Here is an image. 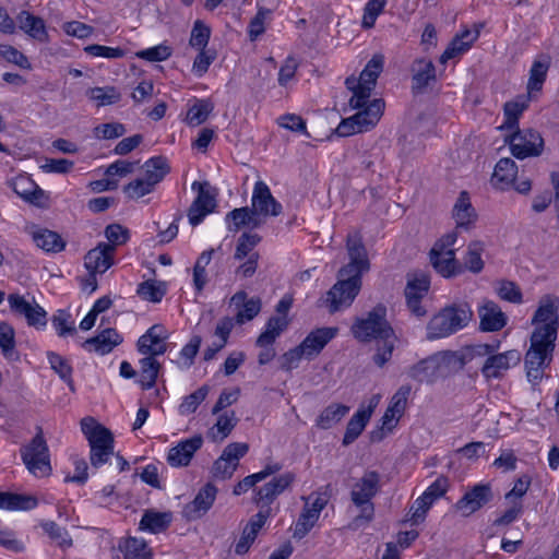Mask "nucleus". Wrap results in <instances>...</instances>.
<instances>
[{
  "mask_svg": "<svg viewBox=\"0 0 559 559\" xmlns=\"http://www.w3.org/2000/svg\"><path fill=\"white\" fill-rule=\"evenodd\" d=\"M230 301L237 307H241L236 314V321L239 324L252 320L261 310V299L258 297L247 299V293L243 290L237 292Z\"/></svg>",
  "mask_w": 559,
  "mask_h": 559,
  "instance_id": "30",
  "label": "nucleus"
},
{
  "mask_svg": "<svg viewBox=\"0 0 559 559\" xmlns=\"http://www.w3.org/2000/svg\"><path fill=\"white\" fill-rule=\"evenodd\" d=\"M408 377L425 383H433L439 378H444L438 355L433 354L412 366L408 370Z\"/></svg>",
  "mask_w": 559,
  "mask_h": 559,
  "instance_id": "21",
  "label": "nucleus"
},
{
  "mask_svg": "<svg viewBox=\"0 0 559 559\" xmlns=\"http://www.w3.org/2000/svg\"><path fill=\"white\" fill-rule=\"evenodd\" d=\"M484 250V242L478 240L472 241L467 246V250L463 259L465 269L474 274L480 273L484 269V261L481 259Z\"/></svg>",
  "mask_w": 559,
  "mask_h": 559,
  "instance_id": "47",
  "label": "nucleus"
},
{
  "mask_svg": "<svg viewBox=\"0 0 559 559\" xmlns=\"http://www.w3.org/2000/svg\"><path fill=\"white\" fill-rule=\"evenodd\" d=\"M251 207L262 217L278 216L282 213V204L277 202L264 181H257L251 198Z\"/></svg>",
  "mask_w": 559,
  "mask_h": 559,
  "instance_id": "13",
  "label": "nucleus"
},
{
  "mask_svg": "<svg viewBox=\"0 0 559 559\" xmlns=\"http://www.w3.org/2000/svg\"><path fill=\"white\" fill-rule=\"evenodd\" d=\"M380 475L376 471L366 472L354 485L350 498L355 506L361 508V514L357 518L370 521L373 516V504L371 499L379 490Z\"/></svg>",
  "mask_w": 559,
  "mask_h": 559,
  "instance_id": "7",
  "label": "nucleus"
},
{
  "mask_svg": "<svg viewBox=\"0 0 559 559\" xmlns=\"http://www.w3.org/2000/svg\"><path fill=\"white\" fill-rule=\"evenodd\" d=\"M549 63L547 61L535 60L530 70L527 82V94L534 97V93L540 92L546 80Z\"/></svg>",
  "mask_w": 559,
  "mask_h": 559,
  "instance_id": "48",
  "label": "nucleus"
},
{
  "mask_svg": "<svg viewBox=\"0 0 559 559\" xmlns=\"http://www.w3.org/2000/svg\"><path fill=\"white\" fill-rule=\"evenodd\" d=\"M47 358L51 369L68 384L73 392L75 390L72 379V367L69 361L55 352H48Z\"/></svg>",
  "mask_w": 559,
  "mask_h": 559,
  "instance_id": "49",
  "label": "nucleus"
},
{
  "mask_svg": "<svg viewBox=\"0 0 559 559\" xmlns=\"http://www.w3.org/2000/svg\"><path fill=\"white\" fill-rule=\"evenodd\" d=\"M115 248L112 245L100 242L84 257V265L90 273H105L114 264Z\"/></svg>",
  "mask_w": 559,
  "mask_h": 559,
  "instance_id": "18",
  "label": "nucleus"
},
{
  "mask_svg": "<svg viewBox=\"0 0 559 559\" xmlns=\"http://www.w3.org/2000/svg\"><path fill=\"white\" fill-rule=\"evenodd\" d=\"M556 332L552 328H536L531 335V346L525 354V370L530 382L537 383L552 360Z\"/></svg>",
  "mask_w": 559,
  "mask_h": 559,
  "instance_id": "3",
  "label": "nucleus"
},
{
  "mask_svg": "<svg viewBox=\"0 0 559 559\" xmlns=\"http://www.w3.org/2000/svg\"><path fill=\"white\" fill-rule=\"evenodd\" d=\"M21 457L27 471L34 476L46 477L50 475L49 449L40 427H38L35 437L21 448Z\"/></svg>",
  "mask_w": 559,
  "mask_h": 559,
  "instance_id": "6",
  "label": "nucleus"
},
{
  "mask_svg": "<svg viewBox=\"0 0 559 559\" xmlns=\"http://www.w3.org/2000/svg\"><path fill=\"white\" fill-rule=\"evenodd\" d=\"M305 501V507L295 524L293 533V537L297 539L304 538L311 531L328 503L326 499L320 495H317L314 498L309 496Z\"/></svg>",
  "mask_w": 559,
  "mask_h": 559,
  "instance_id": "11",
  "label": "nucleus"
},
{
  "mask_svg": "<svg viewBox=\"0 0 559 559\" xmlns=\"http://www.w3.org/2000/svg\"><path fill=\"white\" fill-rule=\"evenodd\" d=\"M226 219H231L233 222V226L228 227L230 231H238L242 227L258 228L263 224V219L249 206L230 211L226 215Z\"/></svg>",
  "mask_w": 559,
  "mask_h": 559,
  "instance_id": "32",
  "label": "nucleus"
},
{
  "mask_svg": "<svg viewBox=\"0 0 559 559\" xmlns=\"http://www.w3.org/2000/svg\"><path fill=\"white\" fill-rule=\"evenodd\" d=\"M383 56L381 55H374L366 64L365 69L361 71L359 81L361 83L360 91L362 90V93L365 96H368L370 98L371 92L373 91L377 79L379 78L380 73L383 69Z\"/></svg>",
  "mask_w": 559,
  "mask_h": 559,
  "instance_id": "34",
  "label": "nucleus"
},
{
  "mask_svg": "<svg viewBox=\"0 0 559 559\" xmlns=\"http://www.w3.org/2000/svg\"><path fill=\"white\" fill-rule=\"evenodd\" d=\"M282 469V465L280 463H270L265 465V467L252 475L246 476L242 480L237 483L234 487L233 493L235 496H240L241 493L247 492L250 488L254 487L258 483L265 480L267 477L276 474Z\"/></svg>",
  "mask_w": 559,
  "mask_h": 559,
  "instance_id": "40",
  "label": "nucleus"
},
{
  "mask_svg": "<svg viewBox=\"0 0 559 559\" xmlns=\"http://www.w3.org/2000/svg\"><path fill=\"white\" fill-rule=\"evenodd\" d=\"M480 329L486 332L500 331L507 324V317L493 301H486L478 310Z\"/></svg>",
  "mask_w": 559,
  "mask_h": 559,
  "instance_id": "26",
  "label": "nucleus"
},
{
  "mask_svg": "<svg viewBox=\"0 0 559 559\" xmlns=\"http://www.w3.org/2000/svg\"><path fill=\"white\" fill-rule=\"evenodd\" d=\"M261 237L254 233H243L237 241L234 258L236 260H243L252 253V250L259 245Z\"/></svg>",
  "mask_w": 559,
  "mask_h": 559,
  "instance_id": "57",
  "label": "nucleus"
},
{
  "mask_svg": "<svg viewBox=\"0 0 559 559\" xmlns=\"http://www.w3.org/2000/svg\"><path fill=\"white\" fill-rule=\"evenodd\" d=\"M166 331L163 325L155 324L151 326L145 334L140 336L138 341V350L147 357L159 356L166 353L167 344Z\"/></svg>",
  "mask_w": 559,
  "mask_h": 559,
  "instance_id": "16",
  "label": "nucleus"
},
{
  "mask_svg": "<svg viewBox=\"0 0 559 559\" xmlns=\"http://www.w3.org/2000/svg\"><path fill=\"white\" fill-rule=\"evenodd\" d=\"M497 293L501 299L507 300L509 302H522L521 289L514 282L501 281L497 288Z\"/></svg>",
  "mask_w": 559,
  "mask_h": 559,
  "instance_id": "64",
  "label": "nucleus"
},
{
  "mask_svg": "<svg viewBox=\"0 0 559 559\" xmlns=\"http://www.w3.org/2000/svg\"><path fill=\"white\" fill-rule=\"evenodd\" d=\"M8 302L12 312L19 317L25 318L28 325L36 328L46 325L47 313L44 308L35 301L29 302L19 294H10L8 296Z\"/></svg>",
  "mask_w": 559,
  "mask_h": 559,
  "instance_id": "12",
  "label": "nucleus"
},
{
  "mask_svg": "<svg viewBox=\"0 0 559 559\" xmlns=\"http://www.w3.org/2000/svg\"><path fill=\"white\" fill-rule=\"evenodd\" d=\"M0 348L2 355L7 359H17L19 356L15 352V332L14 329L5 323H0Z\"/></svg>",
  "mask_w": 559,
  "mask_h": 559,
  "instance_id": "53",
  "label": "nucleus"
},
{
  "mask_svg": "<svg viewBox=\"0 0 559 559\" xmlns=\"http://www.w3.org/2000/svg\"><path fill=\"white\" fill-rule=\"evenodd\" d=\"M210 37L211 28L207 25H205L202 21L198 20L193 24L189 39V45L192 48H195L197 50L206 49Z\"/></svg>",
  "mask_w": 559,
  "mask_h": 559,
  "instance_id": "58",
  "label": "nucleus"
},
{
  "mask_svg": "<svg viewBox=\"0 0 559 559\" xmlns=\"http://www.w3.org/2000/svg\"><path fill=\"white\" fill-rule=\"evenodd\" d=\"M136 293L151 302H159L166 294L165 284L157 281H145L138 287Z\"/></svg>",
  "mask_w": 559,
  "mask_h": 559,
  "instance_id": "56",
  "label": "nucleus"
},
{
  "mask_svg": "<svg viewBox=\"0 0 559 559\" xmlns=\"http://www.w3.org/2000/svg\"><path fill=\"white\" fill-rule=\"evenodd\" d=\"M533 98L531 95H520L514 100L507 102L503 106L506 117L504 123L501 129L513 130L519 128V118L522 112L528 107L530 100Z\"/></svg>",
  "mask_w": 559,
  "mask_h": 559,
  "instance_id": "37",
  "label": "nucleus"
},
{
  "mask_svg": "<svg viewBox=\"0 0 559 559\" xmlns=\"http://www.w3.org/2000/svg\"><path fill=\"white\" fill-rule=\"evenodd\" d=\"M371 417V411H357L349 419L343 437V445L352 444L364 431Z\"/></svg>",
  "mask_w": 559,
  "mask_h": 559,
  "instance_id": "44",
  "label": "nucleus"
},
{
  "mask_svg": "<svg viewBox=\"0 0 559 559\" xmlns=\"http://www.w3.org/2000/svg\"><path fill=\"white\" fill-rule=\"evenodd\" d=\"M192 190L198 192L197 198L188 210L189 223L194 227L198 226L203 218L212 213L216 206V193L207 181H194Z\"/></svg>",
  "mask_w": 559,
  "mask_h": 559,
  "instance_id": "9",
  "label": "nucleus"
},
{
  "mask_svg": "<svg viewBox=\"0 0 559 559\" xmlns=\"http://www.w3.org/2000/svg\"><path fill=\"white\" fill-rule=\"evenodd\" d=\"M70 318L71 316L63 310H59L58 313L53 317L52 325L55 326L59 336L63 337L66 335H73L76 333L74 322L71 321Z\"/></svg>",
  "mask_w": 559,
  "mask_h": 559,
  "instance_id": "63",
  "label": "nucleus"
},
{
  "mask_svg": "<svg viewBox=\"0 0 559 559\" xmlns=\"http://www.w3.org/2000/svg\"><path fill=\"white\" fill-rule=\"evenodd\" d=\"M385 7V0H369L364 9L362 27L371 28Z\"/></svg>",
  "mask_w": 559,
  "mask_h": 559,
  "instance_id": "61",
  "label": "nucleus"
},
{
  "mask_svg": "<svg viewBox=\"0 0 559 559\" xmlns=\"http://www.w3.org/2000/svg\"><path fill=\"white\" fill-rule=\"evenodd\" d=\"M38 500L35 496L0 491V509L27 511L36 508Z\"/></svg>",
  "mask_w": 559,
  "mask_h": 559,
  "instance_id": "38",
  "label": "nucleus"
},
{
  "mask_svg": "<svg viewBox=\"0 0 559 559\" xmlns=\"http://www.w3.org/2000/svg\"><path fill=\"white\" fill-rule=\"evenodd\" d=\"M123 559H151V551L147 544L135 537H130L121 547Z\"/></svg>",
  "mask_w": 559,
  "mask_h": 559,
  "instance_id": "54",
  "label": "nucleus"
},
{
  "mask_svg": "<svg viewBox=\"0 0 559 559\" xmlns=\"http://www.w3.org/2000/svg\"><path fill=\"white\" fill-rule=\"evenodd\" d=\"M81 429L91 448V465L98 468L114 455V436L93 417H84L81 420Z\"/></svg>",
  "mask_w": 559,
  "mask_h": 559,
  "instance_id": "5",
  "label": "nucleus"
},
{
  "mask_svg": "<svg viewBox=\"0 0 559 559\" xmlns=\"http://www.w3.org/2000/svg\"><path fill=\"white\" fill-rule=\"evenodd\" d=\"M287 326L288 320L286 317H271L266 322L265 330L259 335L257 345L259 347L272 345Z\"/></svg>",
  "mask_w": 559,
  "mask_h": 559,
  "instance_id": "42",
  "label": "nucleus"
},
{
  "mask_svg": "<svg viewBox=\"0 0 559 559\" xmlns=\"http://www.w3.org/2000/svg\"><path fill=\"white\" fill-rule=\"evenodd\" d=\"M491 498L492 493L489 485H476L455 503V508L464 516H468L487 504Z\"/></svg>",
  "mask_w": 559,
  "mask_h": 559,
  "instance_id": "19",
  "label": "nucleus"
},
{
  "mask_svg": "<svg viewBox=\"0 0 559 559\" xmlns=\"http://www.w3.org/2000/svg\"><path fill=\"white\" fill-rule=\"evenodd\" d=\"M217 495V488L207 483L204 485L194 499L183 507L182 514L188 521L202 518L213 506Z\"/></svg>",
  "mask_w": 559,
  "mask_h": 559,
  "instance_id": "15",
  "label": "nucleus"
},
{
  "mask_svg": "<svg viewBox=\"0 0 559 559\" xmlns=\"http://www.w3.org/2000/svg\"><path fill=\"white\" fill-rule=\"evenodd\" d=\"M154 188L155 186L144 177L129 182L123 190L130 199H140L151 193Z\"/></svg>",
  "mask_w": 559,
  "mask_h": 559,
  "instance_id": "60",
  "label": "nucleus"
},
{
  "mask_svg": "<svg viewBox=\"0 0 559 559\" xmlns=\"http://www.w3.org/2000/svg\"><path fill=\"white\" fill-rule=\"evenodd\" d=\"M36 246L47 252H60L64 249L66 242L59 234L49 229H39L33 234Z\"/></svg>",
  "mask_w": 559,
  "mask_h": 559,
  "instance_id": "45",
  "label": "nucleus"
},
{
  "mask_svg": "<svg viewBox=\"0 0 559 559\" xmlns=\"http://www.w3.org/2000/svg\"><path fill=\"white\" fill-rule=\"evenodd\" d=\"M216 59V52L211 49L199 50L193 64L192 71L195 75L201 78L205 74L211 66V63Z\"/></svg>",
  "mask_w": 559,
  "mask_h": 559,
  "instance_id": "62",
  "label": "nucleus"
},
{
  "mask_svg": "<svg viewBox=\"0 0 559 559\" xmlns=\"http://www.w3.org/2000/svg\"><path fill=\"white\" fill-rule=\"evenodd\" d=\"M214 105L210 99H198L187 112V122L190 126H200L206 121L213 111Z\"/></svg>",
  "mask_w": 559,
  "mask_h": 559,
  "instance_id": "50",
  "label": "nucleus"
},
{
  "mask_svg": "<svg viewBox=\"0 0 559 559\" xmlns=\"http://www.w3.org/2000/svg\"><path fill=\"white\" fill-rule=\"evenodd\" d=\"M430 261L435 270L444 277H451L462 272L459 265L454 250H439L432 248L430 251Z\"/></svg>",
  "mask_w": 559,
  "mask_h": 559,
  "instance_id": "27",
  "label": "nucleus"
},
{
  "mask_svg": "<svg viewBox=\"0 0 559 559\" xmlns=\"http://www.w3.org/2000/svg\"><path fill=\"white\" fill-rule=\"evenodd\" d=\"M452 215L456 224V229L468 230L477 221V213L472 205L469 195L462 191L454 203Z\"/></svg>",
  "mask_w": 559,
  "mask_h": 559,
  "instance_id": "24",
  "label": "nucleus"
},
{
  "mask_svg": "<svg viewBox=\"0 0 559 559\" xmlns=\"http://www.w3.org/2000/svg\"><path fill=\"white\" fill-rule=\"evenodd\" d=\"M412 87L414 91L421 92L430 84V82L436 81V68L430 60H416L412 67Z\"/></svg>",
  "mask_w": 559,
  "mask_h": 559,
  "instance_id": "33",
  "label": "nucleus"
},
{
  "mask_svg": "<svg viewBox=\"0 0 559 559\" xmlns=\"http://www.w3.org/2000/svg\"><path fill=\"white\" fill-rule=\"evenodd\" d=\"M171 522V513L146 510L140 521V530L153 534L165 531Z\"/></svg>",
  "mask_w": 559,
  "mask_h": 559,
  "instance_id": "41",
  "label": "nucleus"
},
{
  "mask_svg": "<svg viewBox=\"0 0 559 559\" xmlns=\"http://www.w3.org/2000/svg\"><path fill=\"white\" fill-rule=\"evenodd\" d=\"M337 332V328H320L309 333L299 344L300 348L306 353V358L311 359L319 355L324 346L335 337Z\"/></svg>",
  "mask_w": 559,
  "mask_h": 559,
  "instance_id": "23",
  "label": "nucleus"
},
{
  "mask_svg": "<svg viewBox=\"0 0 559 559\" xmlns=\"http://www.w3.org/2000/svg\"><path fill=\"white\" fill-rule=\"evenodd\" d=\"M357 109L358 111L352 118L358 126L356 129L359 132H365L374 127L380 120L384 109V102L380 98L371 102L368 99L361 108Z\"/></svg>",
  "mask_w": 559,
  "mask_h": 559,
  "instance_id": "22",
  "label": "nucleus"
},
{
  "mask_svg": "<svg viewBox=\"0 0 559 559\" xmlns=\"http://www.w3.org/2000/svg\"><path fill=\"white\" fill-rule=\"evenodd\" d=\"M87 96L98 107L118 103L121 99L120 92L115 86L93 87L87 91Z\"/></svg>",
  "mask_w": 559,
  "mask_h": 559,
  "instance_id": "51",
  "label": "nucleus"
},
{
  "mask_svg": "<svg viewBox=\"0 0 559 559\" xmlns=\"http://www.w3.org/2000/svg\"><path fill=\"white\" fill-rule=\"evenodd\" d=\"M203 439L200 435L180 441L176 447L171 448L167 455V462L173 467H181L189 465L194 453L202 447Z\"/></svg>",
  "mask_w": 559,
  "mask_h": 559,
  "instance_id": "20",
  "label": "nucleus"
},
{
  "mask_svg": "<svg viewBox=\"0 0 559 559\" xmlns=\"http://www.w3.org/2000/svg\"><path fill=\"white\" fill-rule=\"evenodd\" d=\"M521 361V353L516 349L507 350L501 354H490L481 367V373L486 379H497L516 366Z\"/></svg>",
  "mask_w": 559,
  "mask_h": 559,
  "instance_id": "14",
  "label": "nucleus"
},
{
  "mask_svg": "<svg viewBox=\"0 0 559 559\" xmlns=\"http://www.w3.org/2000/svg\"><path fill=\"white\" fill-rule=\"evenodd\" d=\"M14 192L23 200L38 205L45 197V192L28 177H20L13 182Z\"/></svg>",
  "mask_w": 559,
  "mask_h": 559,
  "instance_id": "43",
  "label": "nucleus"
},
{
  "mask_svg": "<svg viewBox=\"0 0 559 559\" xmlns=\"http://www.w3.org/2000/svg\"><path fill=\"white\" fill-rule=\"evenodd\" d=\"M140 384L143 390H150L156 383L160 365L154 357L146 356L140 360Z\"/></svg>",
  "mask_w": 559,
  "mask_h": 559,
  "instance_id": "46",
  "label": "nucleus"
},
{
  "mask_svg": "<svg viewBox=\"0 0 559 559\" xmlns=\"http://www.w3.org/2000/svg\"><path fill=\"white\" fill-rule=\"evenodd\" d=\"M473 318L468 304H452L442 308L427 324V338L438 340L448 337L467 326Z\"/></svg>",
  "mask_w": 559,
  "mask_h": 559,
  "instance_id": "4",
  "label": "nucleus"
},
{
  "mask_svg": "<svg viewBox=\"0 0 559 559\" xmlns=\"http://www.w3.org/2000/svg\"><path fill=\"white\" fill-rule=\"evenodd\" d=\"M352 333L360 342H376L372 360L378 367H383L391 359L396 336L386 320V308L383 305H377L366 318L357 319L352 326Z\"/></svg>",
  "mask_w": 559,
  "mask_h": 559,
  "instance_id": "2",
  "label": "nucleus"
},
{
  "mask_svg": "<svg viewBox=\"0 0 559 559\" xmlns=\"http://www.w3.org/2000/svg\"><path fill=\"white\" fill-rule=\"evenodd\" d=\"M349 412V407L340 403L326 406L317 417L316 426L326 430L338 424Z\"/></svg>",
  "mask_w": 559,
  "mask_h": 559,
  "instance_id": "39",
  "label": "nucleus"
},
{
  "mask_svg": "<svg viewBox=\"0 0 559 559\" xmlns=\"http://www.w3.org/2000/svg\"><path fill=\"white\" fill-rule=\"evenodd\" d=\"M467 353L463 348L455 352L445 350L437 353L444 378L462 370L471 361V356Z\"/></svg>",
  "mask_w": 559,
  "mask_h": 559,
  "instance_id": "35",
  "label": "nucleus"
},
{
  "mask_svg": "<svg viewBox=\"0 0 559 559\" xmlns=\"http://www.w3.org/2000/svg\"><path fill=\"white\" fill-rule=\"evenodd\" d=\"M122 342V337L115 329H105L95 337H91L83 343V347L94 350L100 355L110 353Z\"/></svg>",
  "mask_w": 559,
  "mask_h": 559,
  "instance_id": "28",
  "label": "nucleus"
},
{
  "mask_svg": "<svg viewBox=\"0 0 559 559\" xmlns=\"http://www.w3.org/2000/svg\"><path fill=\"white\" fill-rule=\"evenodd\" d=\"M145 169V178L150 180L154 186L163 180V178L168 174L169 167L164 157L157 156L152 157L144 164Z\"/></svg>",
  "mask_w": 559,
  "mask_h": 559,
  "instance_id": "52",
  "label": "nucleus"
},
{
  "mask_svg": "<svg viewBox=\"0 0 559 559\" xmlns=\"http://www.w3.org/2000/svg\"><path fill=\"white\" fill-rule=\"evenodd\" d=\"M559 300L551 296H545L540 299L539 306L532 319V323H544L539 328H552L557 333L559 318H558Z\"/></svg>",
  "mask_w": 559,
  "mask_h": 559,
  "instance_id": "25",
  "label": "nucleus"
},
{
  "mask_svg": "<svg viewBox=\"0 0 559 559\" xmlns=\"http://www.w3.org/2000/svg\"><path fill=\"white\" fill-rule=\"evenodd\" d=\"M209 391L210 388L207 385H202L191 394L187 395L179 405V414L182 416L193 414L198 409L199 405L206 399Z\"/></svg>",
  "mask_w": 559,
  "mask_h": 559,
  "instance_id": "55",
  "label": "nucleus"
},
{
  "mask_svg": "<svg viewBox=\"0 0 559 559\" xmlns=\"http://www.w3.org/2000/svg\"><path fill=\"white\" fill-rule=\"evenodd\" d=\"M349 262L338 271V280L328 292L326 304L331 312L349 307L361 287V275L370 267L367 250L358 233L347 236Z\"/></svg>",
  "mask_w": 559,
  "mask_h": 559,
  "instance_id": "1",
  "label": "nucleus"
},
{
  "mask_svg": "<svg viewBox=\"0 0 559 559\" xmlns=\"http://www.w3.org/2000/svg\"><path fill=\"white\" fill-rule=\"evenodd\" d=\"M44 531L48 536L55 540L60 547L69 548L72 546V539L70 538L66 528L59 526L52 521H47L41 524Z\"/></svg>",
  "mask_w": 559,
  "mask_h": 559,
  "instance_id": "59",
  "label": "nucleus"
},
{
  "mask_svg": "<svg viewBox=\"0 0 559 559\" xmlns=\"http://www.w3.org/2000/svg\"><path fill=\"white\" fill-rule=\"evenodd\" d=\"M20 29L29 37L40 43L48 40L45 22L41 17L35 16L27 11H22L16 17Z\"/></svg>",
  "mask_w": 559,
  "mask_h": 559,
  "instance_id": "31",
  "label": "nucleus"
},
{
  "mask_svg": "<svg viewBox=\"0 0 559 559\" xmlns=\"http://www.w3.org/2000/svg\"><path fill=\"white\" fill-rule=\"evenodd\" d=\"M295 480V475L290 472L284 473L277 477L272 478L263 486L254 489L253 502L261 509H271L274 500L284 492Z\"/></svg>",
  "mask_w": 559,
  "mask_h": 559,
  "instance_id": "10",
  "label": "nucleus"
},
{
  "mask_svg": "<svg viewBox=\"0 0 559 559\" xmlns=\"http://www.w3.org/2000/svg\"><path fill=\"white\" fill-rule=\"evenodd\" d=\"M514 132L506 138L512 155L518 159L539 156L544 150V140L539 132L525 129H513Z\"/></svg>",
  "mask_w": 559,
  "mask_h": 559,
  "instance_id": "8",
  "label": "nucleus"
},
{
  "mask_svg": "<svg viewBox=\"0 0 559 559\" xmlns=\"http://www.w3.org/2000/svg\"><path fill=\"white\" fill-rule=\"evenodd\" d=\"M430 282L426 275L408 280L405 287L406 304L409 311L416 317H424L427 310L421 306V299L429 290Z\"/></svg>",
  "mask_w": 559,
  "mask_h": 559,
  "instance_id": "17",
  "label": "nucleus"
},
{
  "mask_svg": "<svg viewBox=\"0 0 559 559\" xmlns=\"http://www.w3.org/2000/svg\"><path fill=\"white\" fill-rule=\"evenodd\" d=\"M478 36L479 29H475L474 32L465 29L461 34L456 35L440 56V62L445 63L450 59L467 51Z\"/></svg>",
  "mask_w": 559,
  "mask_h": 559,
  "instance_id": "29",
  "label": "nucleus"
},
{
  "mask_svg": "<svg viewBox=\"0 0 559 559\" xmlns=\"http://www.w3.org/2000/svg\"><path fill=\"white\" fill-rule=\"evenodd\" d=\"M518 166L511 158H501L495 167L491 182L499 189H506L514 183Z\"/></svg>",
  "mask_w": 559,
  "mask_h": 559,
  "instance_id": "36",
  "label": "nucleus"
}]
</instances>
